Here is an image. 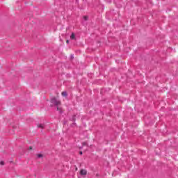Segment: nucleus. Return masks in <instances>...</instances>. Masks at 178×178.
<instances>
[{"label": "nucleus", "instance_id": "nucleus-1", "mask_svg": "<svg viewBox=\"0 0 178 178\" xmlns=\"http://www.w3.org/2000/svg\"><path fill=\"white\" fill-rule=\"evenodd\" d=\"M51 102L53 104H54V105H60V101L56 99V98L52 99Z\"/></svg>", "mask_w": 178, "mask_h": 178}, {"label": "nucleus", "instance_id": "nucleus-2", "mask_svg": "<svg viewBox=\"0 0 178 178\" xmlns=\"http://www.w3.org/2000/svg\"><path fill=\"white\" fill-rule=\"evenodd\" d=\"M81 176H87V170L82 169L80 170Z\"/></svg>", "mask_w": 178, "mask_h": 178}, {"label": "nucleus", "instance_id": "nucleus-3", "mask_svg": "<svg viewBox=\"0 0 178 178\" xmlns=\"http://www.w3.org/2000/svg\"><path fill=\"white\" fill-rule=\"evenodd\" d=\"M70 40H76V35L74 33H72L70 36Z\"/></svg>", "mask_w": 178, "mask_h": 178}, {"label": "nucleus", "instance_id": "nucleus-4", "mask_svg": "<svg viewBox=\"0 0 178 178\" xmlns=\"http://www.w3.org/2000/svg\"><path fill=\"white\" fill-rule=\"evenodd\" d=\"M44 156V155H42V154H36V157L37 158H39V159H41Z\"/></svg>", "mask_w": 178, "mask_h": 178}, {"label": "nucleus", "instance_id": "nucleus-5", "mask_svg": "<svg viewBox=\"0 0 178 178\" xmlns=\"http://www.w3.org/2000/svg\"><path fill=\"white\" fill-rule=\"evenodd\" d=\"M61 95L63 96V97H67V92H63L62 93H61Z\"/></svg>", "mask_w": 178, "mask_h": 178}, {"label": "nucleus", "instance_id": "nucleus-6", "mask_svg": "<svg viewBox=\"0 0 178 178\" xmlns=\"http://www.w3.org/2000/svg\"><path fill=\"white\" fill-rule=\"evenodd\" d=\"M37 126H38V127H40L42 129H44V126L42 124H38Z\"/></svg>", "mask_w": 178, "mask_h": 178}, {"label": "nucleus", "instance_id": "nucleus-7", "mask_svg": "<svg viewBox=\"0 0 178 178\" xmlns=\"http://www.w3.org/2000/svg\"><path fill=\"white\" fill-rule=\"evenodd\" d=\"M83 19L86 20V21L88 20V17L84 16Z\"/></svg>", "mask_w": 178, "mask_h": 178}, {"label": "nucleus", "instance_id": "nucleus-8", "mask_svg": "<svg viewBox=\"0 0 178 178\" xmlns=\"http://www.w3.org/2000/svg\"><path fill=\"white\" fill-rule=\"evenodd\" d=\"M0 165H1L2 166H3V165H5V162L1 161L0 162Z\"/></svg>", "mask_w": 178, "mask_h": 178}, {"label": "nucleus", "instance_id": "nucleus-9", "mask_svg": "<svg viewBox=\"0 0 178 178\" xmlns=\"http://www.w3.org/2000/svg\"><path fill=\"white\" fill-rule=\"evenodd\" d=\"M80 154L82 155L83 154V152H80Z\"/></svg>", "mask_w": 178, "mask_h": 178}, {"label": "nucleus", "instance_id": "nucleus-10", "mask_svg": "<svg viewBox=\"0 0 178 178\" xmlns=\"http://www.w3.org/2000/svg\"><path fill=\"white\" fill-rule=\"evenodd\" d=\"M66 42H67V44H69V40H67Z\"/></svg>", "mask_w": 178, "mask_h": 178}, {"label": "nucleus", "instance_id": "nucleus-11", "mask_svg": "<svg viewBox=\"0 0 178 178\" xmlns=\"http://www.w3.org/2000/svg\"><path fill=\"white\" fill-rule=\"evenodd\" d=\"M30 149H32V148H31V147H30Z\"/></svg>", "mask_w": 178, "mask_h": 178}]
</instances>
